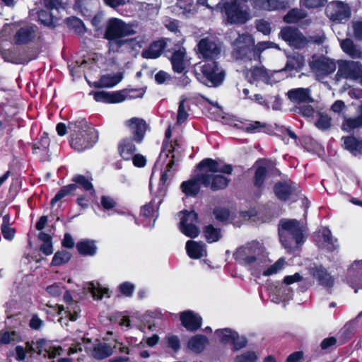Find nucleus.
Instances as JSON below:
<instances>
[{"mask_svg":"<svg viewBox=\"0 0 362 362\" xmlns=\"http://www.w3.org/2000/svg\"><path fill=\"white\" fill-rule=\"evenodd\" d=\"M274 273H252L255 279H261V276L267 279V283L264 286L265 291L267 293L271 300L275 303L289 301L292 299L293 293L291 285L298 282L299 288L301 292L305 291L311 285V281L303 279L299 273H295L293 275L286 276L284 281H273L269 282V277Z\"/></svg>","mask_w":362,"mask_h":362,"instance_id":"nucleus-1","label":"nucleus"},{"mask_svg":"<svg viewBox=\"0 0 362 362\" xmlns=\"http://www.w3.org/2000/svg\"><path fill=\"white\" fill-rule=\"evenodd\" d=\"M69 144L76 151L83 152L91 148L98 140L97 130L88 122L86 118L69 121Z\"/></svg>","mask_w":362,"mask_h":362,"instance_id":"nucleus-2","label":"nucleus"},{"mask_svg":"<svg viewBox=\"0 0 362 362\" xmlns=\"http://www.w3.org/2000/svg\"><path fill=\"white\" fill-rule=\"evenodd\" d=\"M235 261L248 269L259 270L269 261L267 254L264 253V247L256 241L237 248L233 253Z\"/></svg>","mask_w":362,"mask_h":362,"instance_id":"nucleus-3","label":"nucleus"},{"mask_svg":"<svg viewBox=\"0 0 362 362\" xmlns=\"http://www.w3.org/2000/svg\"><path fill=\"white\" fill-rule=\"evenodd\" d=\"M278 234L282 246L288 252H293L305 243L303 226L297 219H281Z\"/></svg>","mask_w":362,"mask_h":362,"instance_id":"nucleus-4","label":"nucleus"},{"mask_svg":"<svg viewBox=\"0 0 362 362\" xmlns=\"http://www.w3.org/2000/svg\"><path fill=\"white\" fill-rule=\"evenodd\" d=\"M199 80L209 87H218L225 80L226 71L216 60H208L201 66Z\"/></svg>","mask_w":362,"mask_h":362,"instance_id":"nucleus-5","label":"nucleus"},{"mask_svg":"<svg viewBox=\"0 0 362 362\" xmlns=\"http://www.w3.org/2000/svg\"><path fill=\"white\" fill-rule=\"evenodd\" d=\"M227 22L230 25H243L250 19V14L243 8L239 0H231L223 4Z\"/></svg>","mask_w":362,"mask_h":362,"instance_id":"nucleus-6","label":"nucleus"},{"mask_svg":"<svg viewBox=\"0 0 362 362\" xmlns=\"http://www.w3.org/2000/svg\"><path fill=\"white\" fill-rule=\"evenodd\" d=\"M136 31L132 26L119 18H110L107 24L104 37L112 42L114 39L122 38L134 35Z\"/></svg>","mask_w":362,"mask_h":362,"instance_id":"nucleus-7","label":"nucleus"},{"mask_svg":"<svg viewBox=\"0 0 362 362\" xmlns=\"http://www.w3.org/2000/svg\"><path fill=\"white\" fill-rule=\"evenodd\" d=\"M337 76L358 81L362 85V63L359 61L341 60L339 62Z\"/></svg>","mask_w":362,"mask_h":362,"instance_id":"nucleus-8","label":"nucleus"},{"mask_svg":"<svg viewBox=\"0 0 362 362\" xmlns=\"http://www.w3.org/2000/svg\"><path fill=\"white\" fill-rule=\"evenodd\" d=\"M273 192L278 200L286 202L293 197V202H296L300 190L297 184L288 179L276 182L273 186Z\"/></svg>","mask_w":362,"mask_h":362,"instance_id":"nucleus-9","label":"nucleus"},{"mask_svg":"<svg viewBox=\"0 0 362 362\" xmlns=\"http://www.w3.org/2000/svg\"><path fill=\"white\" fill-rule=\"evenodd\" d=\"M279 37L297 49H303L308 44L307 37L298 28L293 26L283 27L279 33Z\"/></svg>","mask_w":362,"mask_h":362,"instance_id":"nucleus-10","label":"nucleus"},{"mask_svg":"<svg viewBox=\"0 0 362 362\" xmlns=\"http://www.w3.org/2000/svg\"><path fill=\"white\" fill-rule=\"evenodd\" d=\"M181 213L183 214L180 222L181 232L189 238H197L199 234V229L196 226L199 219L198 214L194 210L186 209L182 211Z\"/></svg>","mask_w":362,"mask_h":362,"instance_id":"nucleus-11","label":"nucleus"},{"mask_svg":"<svg viewBox=\"0 0 362 362\" xmlns=\"http://www.w3.org/2000/svg\"><path fill=\"white\" fill-rule=\"evenodd\" d=\"M202 172L203 186L209 188L213 192L225 189L230 182V179L223 175L217 174L218 173H211L207 170Z\"/></svg>","mask_w":362,"mask_h":362,"instance_id":"nucleus-12","label":"nucleus"},{"mask_svg":"<svg viewBox=\"0 0 362 362\" xmlns=\"http://www.w3.org/2000/svg\"><path fill=\"white\" fill-rule=\"evenodd\" d=\"M325 13L334 22L341 23L347 21L351 16V8L347 4L340 1H333L329 4Z\"/></svg>","mask_w":362,"mask_h":362,"instance_id":"nucleus-13","label":"nucleus"},{"mask_svg":"<svg viewBox=\"0 0 362 362\" xmlns=\"http://www.w3.org/2000/svg\"><path fill=\"white\" fill-rule=\"evenodd\" d=\"M197 53L206 61L216 60L221 54V47L209 37L201 39L197 45Z\"/></svg>","mask_w":362,"mask_h":362,"instance_id":"nucleus-14","label":"nucleus"},{"mask_svg":"<svg viewBox=\"0 0 362 362\" xmlns=\"http://www.w3.org/2000/svg\"><path fill=\"white\" fill-rule=\"evenodd\" d=\"M126 126L129 128L132 139L134 142L137 144H140L143 142L146 132L148 129V125L146 122L139 117H132L129 120H127Z\"/></svg>","mask_w":362,"mask_h":362,"instance_id":"nucleus-15","label":"nucleus"},{"mask_svg":"<svg viewBox=\"0 0 362 362\" xmlns=\"http://www.w3.org/2000/svg\"><path fill=\"white\" fill-rule=\"evenodd\" d=\"M196 169L199 172L207 170L211 173H220L226 175H231L233 171V167L230 164H224L220 166L218 162L211 158H206L202 160L196 165Z\"/></svg>","mask_w":362,"mask_h":362,"instance_id":"nucleus-16","label":"nucleus"},{"mask_svg":"<svg viewBox=\"0 0 362 362\" xmlns=\"http://www.w3.org/2000/svg\"><path fill=\"white\" fill-rule=\"evenodd\" d=\"M45 7L48 10H40L38 12L40 23L49 28H54V16L50 12L53 9H58L62 6V0H43Z\"/></svg>","mask_w":362,"mask_h":362,"instance_id":"nucleus-17","label":"nucleus"},{"mask_svg":"<svg viewBox=\"0 0 362 362\" xmlns=\"http://www.w3.org/2000/svg\"><path fill=\"white\" fill-rule=\"evenodd\" d=\"M341 148L351 156L357 158L362 157V138L354 134L343 136L341 138Z\"/></svg>","mask_w":362,"mask_h":362,"instance_id":"nucleus-18","label":"nucleus"},{"mask_svg":"<svg viewBox=\"0 0 362 362\" xmlns=\"http://www.w3.org/2000/svg\"><path fill=\"white\" fill-rule=\"evenodd\" d=\"M37 26L28 25L20 28L13 37L16 45H28L36 38Z\"/></svg>","mask_w":362,"mask_h":362,"instance_id":"nucleus-19","label":"nucleus"},{"mask_svg":"<svg viewBox=\"0 0 362 362\" xmlns=\"http://www.w3.org/2000/svg\"><path fill=\"white\" fill-rule=\"evenodd\" d=\"M202 176V172H200L190 179L183 181L180 185L182 193L187 197H196L200 192L201 186L203 185Z\"/></svg>","mask_w":362,"mask_h":362,"instance_id":"nucleus-20","label":"nucleus"},{"mask_svg":"<svg viewBox=\"0 0 362 362\" xmlns=\"http://www.w3.org/2000/svg\"><path fill=\"white\" fill-rule=\"evenodd\" d=\"M357 116L349 117L344 115L341 124V130L345 133L354 134L358 129H362V103L356 109Z\"/></svg>","mask_w":362,"mask_h":362,"instance_id":"nucleus-21","label":"nucleus"},{"mask_svg":"<svg viewBox=\"0 0 362 362\" xmlns=\"http://www.w3.org/2000/svg\"><path fill=\"white\" fill-rule=\"evenodd\" d=\"M124 90L117 91H95L93 92V98L96 102L115 104L119 103L126 100V96L124 94Z\"/></svg>","mask_w":362,"mask_h":362,"instance_id":"nucleus-22","label":"nucleus"},{"mask_svg":"<svg viewBox=\"0 0 362 362\" xmlns=\"http://www.w3.org/2000/svg\"><path fill=\"white\" fill-rule=\"evenodd\" d=\"M180 320L182 325L189 332H196L202 324V317L192 311L186 310L180 313Z\"/></svg>","mask_w":362,"mask_h":362,"instance_id":"nucleus-23","label":"nucleus"},{"mask_svg":"<svg viewBox=\"0 0 362 362\" xmlns=\"http://www.w3.org/2000/svg\"><path fill=\"white\" fill-rule=\"evenodd\" d=\"M34 349L37 355H43L45 358H54L57 356H60L62 351L61 346H49L45 339H39L35 341Z\"/></svg>","mask_w":362,"mask_h":362,"instance_id":"nucleus-24","label":"nucleus"},{"mask_svg":"<svg viewBox=\"0 0 362 362\" xmlns=\"http://www.w3.org/2000/svg\"><path fill=\"white\" fill-rule=\"evenodd\" d=\"M289 100L293 103H309L313 102L310 95V90L305 88H297L289 90L287 93Z\"/></svg>","mask_w":362,"mask_h":362,"instance_id":"nucleus-25","label":"nucleus"},{"mask_svg":"<svg viewBox=\"0 0 362 362\" xmlns=\"http://www.w3.org/2000/svg\"><path fill=\"white\" fill-rule=\"evenodd\" d=\"M167 38H161L158 40L153 41L149 47L143 50L141 56L145 59H157L158 58L167 46Z\"/></svg>","mask_w":362,"mask_h":362,"instance_id":"nucleus-26","label":"nucleus"},{"mask_svg":"<svg viewBox=\"0 0 362 362\" xmlns=\"http://www.w3.org/2000/svg\"><path fill=\"white\" fill-rule=\"evenodd\" d=\"M117 150L119 156L124 160H130L136 151L134 141L131 138H124L118 144Z\"/></svg>","mask_w":362,"mask_h":362,"instance_id":"nucleus-27","label":"nucleus"},{"mask_svg":"<svg viewBox=\"0 0 362 362\" xmlns=\"http://www.w3.org/2000/svg\"><path fill=\"white\" fill-rule=\"evenodd\" d=\"M25 54V52L21 54L17 49H6L2 51L1 56L6 62L15 64H25L30 61Z\"/></svg>","mask_w":362,"mask_h":362,"instance_id":"nucleus-28","label":"nucleus"},{"mask_svg":"<svg viewBox=\"0 0 362 362\" xmlns=\"http://www.w3.org/2000/svg\"><path fill=\"white\" fill-rule=\"evenodd\" d=\"M63 299L69 305L67 310L64 313L66 318H68L70 321H76L79 317L81 313L78 303L73 301L72 296L68 291H66L64 293Z\"/></svg>","mask_w":362,"mask_h":362,"instance_id":"nucleus-29","label":"nucleus"},{"mask_svg":"<svg viewBox=\"0 0 362 362\" xmlns=\"http://www.w3.org/2000/svg\"><path fill=\"white\" fill-rule=\"evenodd\" d=\"M311 67L321 74L327 76L336 70V64L328 58H323L315 60Z\"/></svg>","mask_w":362,"mask_h":362,"instance_id":"nucleus-30","label":"nucleus"},{"mask_svg":"<svg viewBox=\"0 0 362 362\" xmlns=\"http://www.w3.org/2000/svg\"><path fill=\"white\" fill-rule=\"evenodd\" d=\"M123 78L122 73H117L113 75L105 74L101 76L98 81L95 82L94 86L95 88H112L118 84Z\"/></svg>","mask_w":362,"mask_h":362,"instance_id":"nucleus-31","label":"nucleus"},{"mask_svg":"<svg viewBox=\"0 0 362 362\" xmlns=\"http://www.w3.org/2000/svg\"><path fill=\"white\" fill-rule=\"evenodd\" d=\"M209 343V339L206 336L196 334L189 339L187 347L193 352L200 354L205 349Z\"/></svg>","mask_w":362,"mask_h":362,"instance_id":"nucleus-32","label":"nucleus"},{"mask_svg":"<svg viewBox=\"0 0 362 362\" xmlns=\"http://www.w3.org/2000/svg\"><path fill=\"white\" fill-rule=\"evenodd\" d=\"M76 248L81 256H93L96 254L97 247L95 241L90 239H82L79 240Z\"/></svg>","mask_w":362,"mask_h":362,"instance_id":"nucleus-33","label":"nucleus"},{"mask_svg":"<svg viewBox=\"0 0 362 362\" xmlns=\"http://www.w3.org/2000/svg\"><path fill=\"white\" fill-rule=\"evenodd\" d=\"M305 65V57L300 54L288 56L287 62L283 69L285 71H300Z\"/></svg>","mask_w":362,"mask_h":362,"instance_id":"nucleus-34","label":"nucleus"},{"mask_svg":"<svg viewBox=\"0 0 362 362\" xmlns=\"http://www.w3.org/2000/svg\"><path fill=\"white\" fill-rule=\"evenodd\" d=\"M268 171L265 166L259 165L255 170L252 177L254 187L262 194L264 188V182L267 177Z\"/></svg>","mask_w":362,"mask_h":362,"instance_id":"nucleus-35","label":"nucleus"},{"mask_svg":"<svg viewBox=\"0 0 362 362\" xmlns=\"http://www.w3.org/2000/svg\"><path fill=\"white\" fill-rule=\"evenodd\" d=\"M113 348L107 343L99 342L94 344L92 350V356L98 360H103L113 354Z\"/></svg>","mask_w":362,"mask_h":362,"instance_id":"nucleus-36","label":"nucleus"},{"mask_svg":"<svg viewBox=\"0 0 362 362\" xmlns=\"http://www.w3.org/2000/svg\"><path fill=\"white\" fill-rule=\"evenodd\" d=\"M185 50L178 49L173 53V55L170 57V62L172 64L173 70L175 73L182 74L187 71L185 64Z\"/></svg>","mask_w":362,"mask_h":362,"instance_id":"nucleus-37","label":"nucleus"},{"mask_svg":"<svg viewBox=\"0 0 362 362\" xmlns=\"http://www.w3.org/2000/svg\"><path fill=\"white\" fill-rule=\"evenodd\" d=\"M340 46L344 52L353 59H359L362 57V52L354 43L350 38H346L341 41Z\"/></svg>","mask_w":362,"mask_h":362,"instance_id":"nucleus-38","label":"nucleus"},{"mask_svg":"<svg viewBox=\"0 0 362 362\" xmlns=\"http://www.w3.org/2000/svg\"><path fill=\"white\" fill-rule=\"evenodd\" d=\"M186 250L188 256L192 259H200L204 255V246L194 240H188L187 242Z\"/></svg>","mask_w":362,"mask_h":362,"instance_id":"nucleus-39","label":"nucleus"},{"mask_svg":"<svg viewBox=\"0 0 362 362\" xmlns=\"http://www.w3.org/2000/svg\"><path fill=\"white\" fill-rule=\"evenodd\" d=\"M203 233L208 243L218 242L222 237L221 228H215L212 224L204 226Z\"/></svg>","mask_w":362,"mask_h":362,"instance_id":"nucleus-40","label":"nucleus"},{"mask_svg":"<svg viewBox=\"0 0 362 362\" xmlns=\"http://www.w3.org/2000/svg\"><path fill=\"white\" fill-rule=\"evenodd\" d=\"M215 335L218 338L221 343L227 344L232 343L234 337L238 336V332L230 328L217 329Z\"/></svg>","mask_w":362,"mask_h":362,"instance_id":"nucleus-41","label":"nucleus"},{"mask_svg":"<svg viewBox=\"0 0 362 362\" xmlns=\"http://www.w3.org/2000/svg\"><path fill=\"white\" fill-rule=\"evenodd\" d=\"M67 27L74 31L77 35H81L86 32V28L82 20L76 16H71L66 19Z\"/></svg>","mask_w":362,"mask_h":362,"instance_id":"nucleus-42","label":"nucleus"},{"mask_svg":"<svg viewBox=\"0 0 362 362\" xmlns=\"http://www.w3.org/2000/svg\"><path fill=\"white\" fill-rule=\"evenodd\" d=\"M77 187L78 186H76V184H69L66 186H63L51 199L50 205L54 206L59 201L73 193Z\"/></svg>","mask_w":362,"mask_h":362,"instance_id":"nucleus-43","label":"nucleus"},{"mask_svg":"<svg viewBox=\"0 0 362 362\" xmlns=\"http://www.w3.org/2000/svg\"><path fill=\"white\" fill-rule=\"evenodd\" d=\"M9 221V215L7 214L3 216V223L1 226V232L4 239L11 241L14 238L16 230L14 228L11 226Z\"/></svg>","mask_w":362,"mask_h":362,"instance_id":"nucleus-44","label":"nucleus"},{"mask_svg":"<svg viewBox=\"0 0 362 362\" xmlns=\"http://www.w3.org/2000/svg\"><path fill=\"white\" fill-rule=\"evenodd\" d=\"M87 289L92 294V296L95 300H100L105 296H108V288L103 287L98 282L88 283Z\"/></svg>","mask_w":362,"mask_h":362,"instance_id":"nucleus-45","label":"nucleus"},{"mask_svg":"<svg viewBox=\"0 0 362 362\" xmlns=\"http://www.w3.org/2000/svg\"><path fill=\"white\" fill-rule=\"evenodd\" d=\"M345 281L355 293L362 289V273H346Z\"/></svg>","mask_w":362,"mask_h":362,"instance_id":"nucleus-46","label":"nucleus"},{"mask_svg":"<svg viewBox=\"0 0 362 362\" xmlns=\"http://www.w3.org/2000/svg\"><path fill=\"white\" fill-rule=\"evenodd\" d=\"M313 277L317 279L318 284L329 291L334 284V279L331 273H313Z\"/></svg>","mask_w":362,"mask_h":362,"instance_id":"nucleus-47","label":"nucleus"},{"mask_svg":"<svg viewBox=\"0 0 362 362\" xmlns=\"http://www.w3.org/2000/svg\"><path fill=\"white\" fill-rule=\"evenodd\" d=\"M175 155L172 154L171 158L165 166L163 171L161 172L159 182L163 184H170V180L174 177V173H171V170L175 165Z\"/></svg>","mask_w":362,"mask_h":362,"instance_id":"nucleus-48","label":"nucleus"},{"mask_svg":"<svg viewBox=\"0 0 362 362\" xmlns=\"http://www.w3.org/2000/svg\"><path fill=\"white\" fill-rule=\"evenodd\" d=\"M322 236L329 251L332 252L338 248V245L335 244L337 242V239L332 236V232L329 228H323L322 230Z\"/></svg>","mask_w":362,"mask_h":362,"instance_id":"nucleus-49","label":"nucleus"},{"mask_svg":"<svg viewBox=\"0 0 362 362\" xmlns=\"http://www.w3.org/2000/svg\"><path fill=\"white\" fill-rule=\"evenodd\" d=\"M269 264L270 260L269 259V261L265 264L266 266L261 267L260 269L257 272H280L284 269V266L287 264V262L284 257H281L273 264L269 265Z\"/></svg>","mask_w":362,"mask_h":362,"instance_id":"nucleus-50","label":"nucleus"},{"mask_svg":"<svg viewBox=\"0 0 362 362\" xmlns=\"http://www.w3.org/2000/svg\"><path fill=\"white\" fill-rule=\"evenodd\" d=\"M71 258V255L66 250L57 251L52 260L51 264L53 266H60L68 262Z\"/></svg>","mask_w":362,"mask_h":362,"instance_id":"nucleus-51","label":"nucleus"},{"mask_svg":"<svg viewBox=\"0 0 362 362\" xmlns=\"http://www.w3.org/2000/svg\"><path fill=\"white\" fill-rule=\"evenodd\" d=\"M315 126L317 129L322 131H327L330 129L332 126V118L327 114L320 112L318 118L315 122Z\"/></svg>","mask_w":362,"mask_h":362,"instance_id":"nucleus-52","label":"nucleus"},{"mask_svg":"<svg viewBox=\"0 0 362 362\" xmlns=\"http://www.w3.org/2000/svg\"><path fill=\"white\" fill-rule=\"evenodd\" d=\"M215 218L221 223L227 222L230 216V211L226 207L216 206L213 210Z\"/></svg>","mask_w":362,"mask_h":362,"instance_id":"nucleus-53","label":"nucleus"},{"mask_svg":"<svg viewBox=\"0 0 362 362\" xmlns=\"http://www.w3.org/2000/svg\"><path fill=\"white\" fill-rule=\"evenodd\" d=\"M72 181L74 184L78 185L83 187L86 191H94V187L91 182L83 175H76L73 178Z\"/></svg>","mask_w":362,"mask_h":362,"instance_id":"nucleus-54","label":"nucleus"},{"mask_svg":"<svg viewBox=\"0 0 362 362\" xmlns=\"http://www.w3.org/2000/svg\"><path fill=\"white\" fill-rule=\"evenodd\" d=\"M303 16L297 8L291 9L283 18L286 23L291 24L298 23L303 18Z\"/></svg>","mask_w":362,"mask_h":362,"instance_id":"nucleus-55","label":"nucleus"},{"mask_svg":"<svg viewBox=\"0 0 362 362\" xmlns=\"http://www.w3.org/2000/svg\"><path fill=\"white\" fill-rule=\"evenodd\" d=\"M126 99L141 98L146 93V88L123 89Z\"/></svg>","mask_w":362,"mask_h":362,"instance_id":"nucleus-56","label":"nucleus"},{"mask_svg":"<svg viewBox=\"0 0 362 362\" xmlns=\"http://www.w3.org/2000/svg\"><path fill=\"white\" fill-rule=\"evenodd\" d=\"M295 112L303 117L308 118L314 116L315 110L311 105L307 103L296 107Z\"/></svg>","mask_w":362,"mask_h":362,"instance_id":"nucleus-57","label":"nucleus"},{"mask_svg":"<svg viewBox=\"0 0 362 362\" xmlns=\"http://www.w3.org/2000/svg\"><path fill=\"white\" fill-rule=\"evenodd\" d=\"M262 1V6L265 3L267 4L268 10H285L287 7V4L282 0H261Z\"/></svg>","mask_w":362,"mask_h":362,"instance_id":"nucleus-58","label":"nucleus"},{"mask_svg":"<svg viewBox=\"0 0 362 362\" xmlns=\"http://www.w3.org/2000/svg\"><path fill=\"white\" fill-rule=\"evenodd\" d=\"M166 346L174 352H177L180 349V340L176 335L168 334L165 337Z\"/></svg>","mask_w":362,"mask_h":362,"instance_id":"nucleus-59","label":"nucleus"},{"mask_svg":"<svg viewBox=\"0 0 362 362\" xmlns=\"http://www.w3.org/2000/svg\"><path fill=\"white\" fill-rule=\"evenodd\" d=\"M257 356L253 351H247L240 355L236 356L234 362H256Z\"/></svg>","mask_w":362,"mask_h":362,"instance_id":"nucleus-60","label":"nucleus"},{"mask_svg":"<svg viewBox=\"0 0 362 362\" xmlns=\"http://www.w3.org/2000/svg\"><path fill=\"white\" fill-rule=\"evenodd\" d=\"M268 73L265 68L260 66H255L251 70V78L253 81H257L261 79L267 78Z\"/></svg>","mask_w":362,"mask_h":362,"instance_id":"nucleus-61","label":"nucleus"},{"mask_svg":"<svg viewBox=\"0 0 362 362\" xmlns=\"http://www.w3.org/2000/svg\"><path fill=\"white\" fill-rule=\"evenodd\" d=\"M169 185L168 184L162 185L160 182H158L156 192H155V198L158 199V205L163 202L164 197L166 196Z\"/></svg>","mask_w":362,"mask_h":362,"instance_id":"nucleus-62","label":"nucleus"},{"mask_svg":"<svg viewBox=\"0 0 362 362\" xmlns=\"http://www.w3.org/2000/svg\"><path fill=\"white\" fill-rule=\"evenodd\" d=\"M100 204L105 210L109 211L116 206L117 202L112 197L103 195L100 198Z\"/></svg>","mask_w":362,"mask_h":362,"instance_id":"nucleus-63","label":"nucleus"},{"mask_svg":"<svg viewBox=\"0 0 362 362\" xmlns=\"http://www.w3.org/2000/svg\"><path fill=\"white\" fill-rule=\"evenodd\" d=\"M50 144V140L46 132H44L40 138L34 144L33 148L42 150H46Z\"/></svg>","mask_w":362,"mask_h":362,"instance_id":"nucleus-64","label":"nucleus"}]
</instances>
